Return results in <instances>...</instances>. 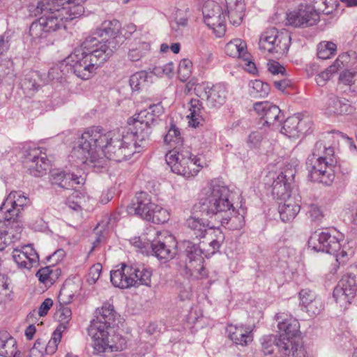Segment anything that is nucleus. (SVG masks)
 <instances>
[{
  "mask_svg": "<svg viewBox=\"0 0 357 357\" xmlns=\"http://www.w3.org/2000/svg\"><path fill=\"white\" fill-rule=\"evenodd\" d=\"M45 31V18L39 17L33 22L29 28L30 35L33 39H40L43 37Z\"/></svg>",
  "mask_w": 357,
  "mask_h": 357,
  "instance_id": "nucleus-53",
  "label": "nucleus"
},
{
  "mask_svg": "<svg viewBox=\"0 0 357 357\" xmlns=\"http://www.w3.org/2000/svg\"><path fill=\"white\" fill-rule=\"evenodd\" d=\"M226 11L230 22L235 26L239 25L243 17L245 10L243 0H225Z\"/></svg>",
  "mask_w": 357,
  "mask_h": 357,
  "instance_id": "nucleus-36",
  "label": "nucleus"
},
{
  "mask_svg": "<svg viewBox=\"0 0 357 357\" xmlns=\"http://www.w3.org/2000/svg\"><path fill=\"white\" fill-rule=\"evenodd\" d=\"M349 243L347 245H342L341 243V248L334 255L336 257L337 261L340 264H344L350 256H352L354 251L349 247Z\"/></svg>",
  "mask_w": 357,
  "mask_h": 357,
  "instance_id": "nucleus-55",
  "label": "nucleus"
},
{
  "mask_svg": "<svg viewBox=\"0 0 357 357\" xmlns=\"http://www.w3.org/2000/svg\"><path fill=\"white\" fill-rule=\"evenodd\" d=\"M171 170L185 178L195 176L206 165L202 157L192 154L188 147L173 148L165 155Z\"/></svg>",
  "mask_w": 357,
  "mask_h": 357,
  "instance_id": "nucleus-6",
  "label": "nucleus"
},
{
  "mask_svg": "<svg viewBox=\"0 0 357 357\" xmlns=\"http://www.w3.org/2000/svg\"><path fill=\"white\" fill-rule=\"evenodd\" d=\"M185 225L190 229L192 235L200 238L206 236V233L210 227L207 220L195 216H190L186 220Z\"/></svg>",
  "mask_w": 357,
  "mask_h": 357,
  "instance_id": "nucleus-40",
  "label": "nucleus"
},
{
  "mask_svg": "<svg viewBox=\"0 0 357 357\" xmlns=\"http://www.w3.org/2000/svg\"><path fill=\"white\" fill-rule=\"evenodd\" d=\"M197 96L206 98L207 105L210 107L218 108L223 105L227 100L228 91L227 86L218 83L210 86L208 84H198L195 87Z\"/></svg>",
  "mask_w": 357,
  "mask_h": 357,
  "instance_id": "nucleus-13",
  "label": "nucleus"
},
{
  "mask_svg": "<svg viewBox=\"0 0 357 357\" xmlns=\"http://www.w3.org/2000/svg\"><path fill=\"white\" fill-rule=\"evenodd\" d=\"M307 214L313 222H320L324 218V213L319 206L312 204L308 206Z\"/></svg>",
  "mask_w": 357,
  "mask_h": 357,
  "instance_id": "nucleus-60",
  "label": "nucleus"
},
{
  "mask_svg": "<svg viewBox=\"0 0 357 357\" xmlns=\"http://www.w3.org/2000/svg\"><path fill=\"white\" fill-rule=\"evenodd\" d=\"M291 44V36L286 31L270 29L263 32L259 40V48L264 54L280 56L286 54Z\"/></svg>",
  "mask_w": 357,
  "mask_h": 357,
  "instance_id": "nucleus-9",
  "label": "nucleus"
},
{
  "mask_svg": "<svg viewBox=\"0 0 357 357\" xmlns=\"http://www.w3.org/2000/svg\"><path fill=\"white\" fill-rule=\"evenodd\" d=\"M230 195L229 189L222 182L211 181L199 195L201 211L210 217L230 211L233 208Z\"/></svg>",
  "mask_w": 357,
  "mask_h": 357,
  "instance_id": "nucleus-5",
  "label": "nucleus"
},
{
  "mask_svg": "<svg viewBox=\"0 0 357 357\" xmlns=\"http://www.w3.org/2000/svg\"><path fill=\"white\" fill-rule=\"evenodd\" d=\"M317 297V295L308 289H302L299 292L300 303L305 308Z\"/></svg>",
  "mask_w": 357,
  "mask_h": 357,
  "instance_id": "nucleus-61",
  "label": "nucleus"
},
{
  "mask_svg": "<svg viewBox=\"0 0 357 357\" xmlns=\"http://www.w3.org/2000/svg\"><path fill=\"white\" fill-rule=\"evenodd\" d=\"M80 289L81 287L79 283L66 280L59 292V302L65 304L71 303L73 297L79 294Z\"/></svg>",
  "mask_w": 357,
  "mask_h": 357,
  "instance_id": "nucleus-42",
  "label": "nucleus"
},
{
  "mask_svg": "<svg viewBox=\"0 0 357 357\" xmlns=\"http://www.w3.org/2000/svg\"><path fill=\"white\" fill-rule=\"evenodd\" d=\"M324 110L328 116H340L351 114L354 108L347 100L331 96L326 100Z\"/></svg>",
  "mask_w": 357,
  "mask_h": 357,
  "instance_id": "nucleus-29",
  "label": "nucleus"
},
{
  "mask_svg": "<svg viewBox=\"0 0 357 357\" xmlns=\"http://www.w3.org/2000/svg\"><path fill=\"white\" fill-rule=\"evenodd\" d=\"M342 236H332L328 231H315L308 240L309 247L317 252L335 254L341 248Z\"/></svg>",
  "mask_w": 357,
  "mask_h": 357,
  "instance_id": "nucleus-15",
  "label": "nucleus"
},
{
  "mask_svg": "<svg viewBox=\"0 0 357 357\" xmlns=\"http://www.w3.org/2000/svg\"><path fill=\"white\" fill-rule=\"evenodd\" d=\"M163 113L164 108L160 102L151 105L148 109L140 111L128 120V130L144 145L151 134L152 126L156 123L158 119Z\"/></svg>",
  "mask_w": 357,
  "mask_h": 357,
  "instance_id": "nucleus-7",
  "label": "nucleus"
},
{
  "mask_svg": "<svg viewBox=\"0 0 357 357\" xmlns=\"http://www.w3.org/2000/svg\"><path fill=\"white\" fill-rule=\"evenodd\" d=\"M52 1L65 21L81 17L84 13L82 3L86 0H50Z\"/></svg>",
  "mask_w": 357,
  "mask_h": 357,
  "instance_id": "nucleus-25",
  "label": "nucleus"
},
{
  "mask_svg": "<svg viewBox=\"0 0 357 357\" xmlns=\"http://www.w3.org/2000/svg\"><path fill=\"white\" fill-rule=\"evenodd\" d=\"M283 203H280L278 211L281 220L286 222L294 220L301 210V198L297 195L282 199Z\"/></svg>",
  "mask_w": 357,
  "mask_h": 357,
  "instance_id": "nucleus-32",
  "label": "nucleus"
},
{
  "mask_svg": "<svg viewBox=\"0 0 357 357\" xmlns=\"http://www.w3.org/2000/svg\"><path fill=\"white\" fill-rule=\"evenodd\" d=\"M252 327L243 324H229L227 327L228 337L236 345L245 347L253 341Z\"/></svg>",
  "mask_w": 357,
  "mask_h": 357,
  "instance_id": "nucleus-28",
  "label": "nucleus"
},
{
  "mask_svg": "<svg viewBox=\"0 0 357 357\" xmlns=\"http://www.w3.org/2000/svg\"><path fill=\"white\" fill-rule=\"evenodd\" d=\"M253 108L260 117L261 123L264 126L271 128L272 130L278 129L280 127L281 111L278 106L264 101L255 102Z\"/></svg>",
  "mask_w": 357,
  "mask_h": 357,
  "instance_id": "nucleus-19",
  "label": "nucleus"
},
{
  "mask_svg": "<svg viewBox=\"0 0 357 357\" xmlns=\"http://www.w3.org/2000/svg\"><path fill=\"white\" fill-rule=\"evenodd\" d=\"M340 81L349 86H354L357 88V71L346 70L340 75Z\"/></svg>",
  "mask_w": 357,
  "mask_h": 357,
  "instance_id": "nucleus-58",
  "label": "nucleus"
},
{
  "mask_svg": "<svg viewBox=\"0 0 357 357\" xmlns=\"http://www.w3.org/2000/svg\"><path fill=\"white\" fill-rule=\"evenodd\" d=\"M152 75L145 70L137 72L132 75L129 79L132 91H139L147 87L152 82Z\"/></svg>",
  "mask_w": 357,
  "mask_h": 357,
  "instance_id": "nucleus-41",
  "label": "nucleus"
},
{
  "mask_svg": "<svg viewBox=\"0 0 357 357\" xmlns=\"http://www.w3.org/2000/svg\"><path fill=\"white\" fill-rule=\"evenodd\" d=\"M7 197H11V202H14L13 206L17 207L20 212L29 202L28 198L21 192L13 191Z\"/></svg>",
  "mask_w": 357,
  "mask_h": 357,
  "instance_id": "nucleus-57",
  "label": "nucleus"
},
{
  "mask_svg": "<svg viewBox=\"0 0 357 357\" xmlns=\"http://www.w3.org/2000/svg\"><path fill=\"white\" fill-rule=\"evenodd\" d=\"M144 145L128 130L107 132L99 127L88 128L72 151V158L92 167H103L107 160L122 162L139 153Z\"/></svg>",
  "mask_w": 357,
  "mask_h": 357,
  "instance_id": "nucleus-1",
  "label": "nucleus"
},
{
  "mask_svg": "<svg viewBox=\"0 0 357 357\" xmlns=\"http://www.w3.org/2000/svg\"><path fill=\"white\" fill-rule=\"evenodd\" d=\"M334 150L326 147L323 142H317L306 161L308 177L312 181L326 185L332 183L335 178L333 169Z\"/></svg>",
  "mask_w": 357,
  "mask_h": 357,
  "instance_id": "nucleus-4",
  "label": "nucleus"
},
{
  "mask_svg": "<svg viewBox=\"0 0 357 357\" xmlns=\"http://www.w3.org/2000/svg\"><path fill=\"white\" fill-rule=\"evenodd\" d=\"M192 62L188 59H183L178 66V76L181 81L185 82L191 75Z\"/></svg>",
  "mask_w": 357,
  "mask_h": 357,
  "instance_id": "nucleus-52",
  "label": "nucleus"
},
{
  "mask_svg": "<svg viewBox=\"0 0 357 357\" xmlns=\"http://www.w3.org/2000/svg\"><path fill=\"white\" fill-rule=\"evenodd\" d=\"M0 356L21 357V353L17 348V341L6 331H0Z\"/></svg>",
  "mask_w": 357,
  "mask_h": 357,
  "instance_id": "nucleus-34",
  "label": "nucleus"
},
{
  "mask_svg": "<svg viewBox=\"0 0 357 357\" xmlns=\"http://www.w3.org/2000/svg\"><path fill=\"white\" fill-rule=\"evenodd\" d=\"M225 50L228 56L234 58L238 57L247 60L248 57L247 44L240 38H235L227 43Z\"/></svg>",
  "mask_w": 357,
  "mask_h": 357,
  "instance_id": "nucleus-38",
  "label": "nucleus"
},
{
  "mask_svg": "<svg viewBox=\"0 0 357 357\" xmlns=\"http://www.w3.org/2000/svg\"><path fill=\"white\" fill-rule=\"evenodd\" d=\"M45 344L41 340H38L33 347L30 349V357H44Z\"/></svg>",
  "mask_w": 357,
  "mask_h": 357,
  "instance_id": "nucleus-64",
  "label": "nucleus"
},
{
  "mask_svg": "<svg viewBox=\"0 0 357 357\" xmlns=\"http://www.w3.org/2000/svg\"><path fill=\"white\" fill-rule=\"evenodd\" d=\"M71 315L72 312L70 307L60 305V307L54 314V317L58 321L61 322L60 324L65 326V324L70 321Z\"/></svg>",
  "mask_w": 357,
  "mask_h": 357,
  "instance_id": "nucleus-56",
  "label": "nucleus"
},
{
  "mask_svg": "<svg viewBox=\"0 0 357 357\" xmlns=\"http://www.w3.org/2000/svg\"><path fill=\"white\" fill-rule=\"evenodd\" d=\"M281 357H308L307 350L301 340L277 342Z\"/></svg>",
  "mask_w": 357,
  "mask_h": 357,
  "instance_id": "nucleus-31",
  "label": "nucleus"
},
{
  "mask_svg": "<svg viewBox=\"0 0 357 357\" xmlns=\"http://www.w3.org/2000/svg\"><path fill=\"white\" fill-rule=\"evenodd\" d=\"M204 23L211 29L218 37L226 31L225 15L220 5L214 1H207L202 8Z\"/></svg>",
  "mask_w": 357,
  "mask_h": 357,
  "instance_id": "nucleus-12",
  "label": "nucleus"
},
{
  "mask_svg": "<svg viewBox=\"0 0 357 357\" xmlns=\"http://www.w3.org/2000/svg\"><path fill=\"white\" fill-rule=\"evenodd\" d=\"M11 234H8V229H0V251L3 250L8 245L15 243L18 241H13L11 238Z\"/></svg>",
  "mask_w": 357,
  "mask_h": 357,
  "instance_id": "nucleus-63",
  "label": "nucleus"
},
{
  "mask_svg": "<svg viewBox=\"0 0 357 357\" xmlns=\"http://www.w3.org/2000/svg\"><path fill=\"white\" fill-rule=\"evenodd\" d=\"M275 317L280 332L278 342H282V339L284 341L301 340L298 336L300 324L296 319L284 313H278Z\"/></svg>",
  "mask_w": 357,
  "mask_h": 357,
  "instance_id": "nucleus-21",
  "label": "nucleus"
},
{
  "mask_svg": "<svg viewBox=\"0 0 357 357\" xmlns=\"http://www.w3.org/2000/svg\"><path fill=\"white\" fill-rule=\"evenodd\" d=\"M102 271V265L99 263L92 266L87 275L86 281L89 284H94L100 278Z\"/></svg>",
  "mask_w": 357,
  "mask_h": 357,
  "instance_id": "nucleus-62",
  "label": "nucleus"
},
{
  "mask_svg": "<svg viewBox=\"0 0 357 357\" xmlns=\"http://www.w3.org/2000/svg\"><path fill=\"white\" fill-rule=\"evenodd\" d=\"M63 257V250H58L52 253L48 257H46V261L52 262L51 264L46 266V287L52 285L59 278L61 274V270L55 266L62 260Z\"/></svg>",
  "mask_w": 357,
  "mask_h": 357,
  "instance_id": "nucleus-33",
  "label": "nucleus"
},
{
  "mask_svg": "<svg viewBox=\"0 0 357 357\" xmlns=\"http://www.w3.org/2000/svg\"><path fill=\"white\" fill-rule=\"evenodd\" d=\"M50 181L52 185L64 189H75L84 183L85 178L81 176L65 171L53 170L50 172Z\"/></svg>",
  "mask_w": 357,
  "mask_h": 357,
  "instance_id": "nucleus-23",
  "label": "nucleus"
},
{
  "mask_svg": "<svg viewBox=\"0 0 357 357\" xmlns=\"http://www.w3.org/2000/svg\"><path fill=\"white\" fill-rule=\"evenodd\" d=\"M96 318L91 321L89 334L92 339V347L96 354L108 351H121L126 347V340L117 333L120 315L114 305L105 302L96 310Z\"/></svg>",
  "mask_w": 357,
  "mask_h": 357,
  "instance_id": "nucleus-2",
  "label": "nucleus"
},
{
  "mask_svg": "<svg viewBox=\"0 0 357 357\" xmlns=\"http://www.w3.org/2000/svg\"><path fill=\"white\" fill-rule=\"evenodd\" d=\"M91 202H94V200L89 196L75 190L68 197L66 204L74 211H78L82 209L89 211L92 208L89 204Z\"/></svg>",
  "mask_w": 357,
  "mask_h": 357,
  "instance_id": "nucleus-37",
  "label": "nucleus"
},
{
  "mask_svg": "<svg viewBox=\"0 0 357 357\" xmlns=\"http://www.w3.org/2000/svg\"><path fill=\"white\" fill-rule=\"evenodd\" d=\"M121 28V24L119 21L116 20L104 21L95 31L94 35L98 37L106 39L105 41H100L99 44H105L107 47H114V52L119 47L121 42L119 40V33Z\"/></svg>",
  "mask_w": 357,
  "mask_h": 357,
  "instance_id": "nucleus-18",
  "label": "nucleus"
},
{
  "mask_svg": "<svg viewBox=\"0 0 357 357\" xmlns=\"http://www.w3.org/2000/svg\"><path fill=\"white\" fill-rule=\"evenodd\" d=\"M294 171L290 169L284 173L281 172L272 184V194L279 199H284L291 197V185L294 180Z\"/></svg>",
  "mask_w": 357,
  "mask_h": 357,
  "instance_id": "nucleus-26",
  "label": "nucleus"
},
{
  "mask_svg": "<svg viewBox=\"0 0 357 357\" xmlns=\"http://www.w3.org/2000/svg\"><path fill=\"white\" fill-rule=\"evenodd\" d=\"M151 75H154L159 77H167L172 78L174 75V65L173 62H168L161 66H155Z\"/></svg>",
  "mask_w": 357,
  "mask_h": 357,
  "instance_id": "nucleus-51",
  "label": "nucleus"
},
{
  "mask_svg": "<svg viewBox=\"0 0 357 357\" xmlns=\"http://www.w3.org/2000/svg\"><path fill=\"white\" fill-rule=\"evenodd\" d=\"M184 270L185 275L189 278L201 279L207 275V271L204 265V257L202 249L196 244L185 241Z\"/></svg>",
  "mask_w": 357,
  "mask_h": 357,
  "instance_id": "nucleus-10",
  "label": "nucleus"
},
{
  "mask_svg": "<svg viewBox=\"0 0 357 357\" xmlns=\"http://www.w3.org/2000/svg\"><path fill=\"white\" fill-rule=\"evenodd\" d=\"M151 50V44L141 40H135L130 45L128 58L131 61H138Z\"/></svg>",
  "mask_w": 357,
  "mask_h": 357,
  "instance_id": "nucleus-39",
  "label": "nucleus"
},
{
  "mask_svg": "<svg viewBox=\"0 0 357 357\" xmlns=\"http://www.w3.org/2000/svg\"><path fill=\"white\" fill-rule=\"evenodd\" d=\"M26 152V162H31L29 165L30 174L36 177L42 176L45 171L43 167L45 158L41 156V148L36 146H30Z\"/></svg>",
  "mask_w": 357,
  "mask_h": 357,
  "instance_id": "nucleus-30",
  "label": "nucleus"
},
{
  "mask_svg": "<svg viewBox=\"0 0 357 357\" xmlns=\"http://www.w3.org/2000/svg\"><path fill=\"white\" fill-rule=\"evenodd\" d=\"M57 8L52 4V1L48 2L46 6V33L55 31L62 27H64L63 22L65 20L61 17Z\"/></svg>",
  "mask_w": 357,
  "mask_h": 357,
  "instance_id": "nucleus-35",
  "label": "nucleus"
},
{
  "mask_svg": "<svg viewBox=\"0 0 357 357\" xmlns=\"http://www.w3.org/2000/svg\"><path fill=\"white\" fill-rule=\"evenodd\" d=\"M270 92L269 85L259 79H255L250 83V93L255 98H264Z\"/></svg>",
  "mask_w": 357,
  "mask_h": 357,
  "instance_id": "nucleus-49",
  "label": "nucleus"
},
{
  "mask_svg": "<svg viewBox=\"0 0 357 357\" xmlns=\"http://www.w3.org/2000/svg\"><path fill=\"white\" fill-rule=\"evenodd\" d=\"M337 45L331 41L321 42L317 47V56L321 59H328L335 54Z\"/></svg>",
  "mask_w": 357,
  "mask_h": 357,
  "instance_id": "nucleus-50",
  "label": "nucleus"
},
{
  "mask_svg": "<svg viewBox=\"0 0 357 357\" xmlns=\"http://www.w3.org/2000/svg\"><path fill=\"white\" fill-rule=\"evenodd\" d=\"M231 210V211L229 212L231 214V216L229 217V218H222V225H229V227L231 229L236 230L241 229L244 225L243 215L241 214L239 211H236L234 207Z\"/></svg>",
  "mask_w": 357,
  "mask_h": 357,
  "instance_id": "nucleus-47",
  "label": "nucleus"
},
{
  "mask_svg": "<svg viewBox=\"0 0 357 357\" xmlns=\"http://www.w3.org/2000/svg\"><path fill=\"white\" fill-rule=\"evenodd\" d=\"M66 326L59 324L54 331L51 339L46 345V354L52 355L56 351L58 344L62 337V333L66 330Z\"/></svg>",
  "mask_w": 357,
  "mask_h": 357,
  "instance_id": "nucleus-48",
  "label": "nucleus"
},
{
  "mask_svg": "<svg viewBox=\"0 0 357 357\" xmlns=\"http://www.w3.org/2000/svg\"><path fill=\"white\" fill-rule=\"evenodd\" d=\"M13 258L19 267L26 269L38 264L39 261L38 255L31 244L14 248Z\"/></svg>",
  "mask_w": 357,
  "mask_h": 357,
  "instance_id": "nucleus-24",
  "label": "nucleus"
},
{
  "mask_svg": "<svg viewBox=\"0 0 357 357\" xmlns=\"http://www.w3.org/2000/svg\"><path fill=\"white\" fill-rule=\"evenodd\" d=\"M278 340L273 335H265L261 339L262 350L264 354L269 355L273 353L275 346L277 347Z\"/></svg>",
  "mask_w": 357,
  "mask_h": 357,
  "instance_id": "nucleus-54",
  "label": "nucleus"
},
{
  "mask_svg": "<svg viewBox=\"0 0 357 357\" xmlns=\"http://www.w3.org/2000/svg\"><path fill=\"white\" fill-rule=\"evenodd\" d=\"M164 141L173 148H179L183 146V138L181 135L180 130L175 124L171 123L167 134L164 137Z\"/></svg>",
  "mask_w": 357,
  "mask_h": 357,
  "instance_id": "nucleus-46",
  "label": "nucleus"
},
{
  "mask_svg": "<svg viewBox=\"0 0 357 357\" xmlns=\"http://www.w3.org/2000/svg\"><path fill=\"white\" fill-rule=\"evenodd\" d=\"M311 125L308 118L301 117L300 114L294 115L284 121L280 132L289 139H298L308 132Z\"/></svg>",
  "mask_w": 357,
  "mask_h": 357,
  "instance_id": "nucleus-20",
  "label": "nucleus"
},
{
  "mask_svg": "<svg viewBox=\"0 0 357 357\" xmlns=\"http://www.w3.org/2000/svg\"><path fill=\"white\" fill-rule=\"evenodd\" d=\"M134 271L135 273L132 277L136 282H135L133 287L151 286L152 271L150 268L144 266H134Z\"/></svg>",
  "mask_w": 357,
  "mask_h": 357,
  "instance_id": "nucleus-45",
  "label": "nucleus"
},
{
  "mask_svg": "<svg viewBox=\"0 0 357 357\" xmlns=\"http://www.w3.org/2000/svg\"><path fill=\"white\" fill-rule=\"evenodd\" d=\"M356 60L357 54L354 51H349L341 54L332 65L317 75L316 82L317 84L324 86L333 75L344 66L354 63Z\"/></svg>",
  "mask_w": 357,
  "mask_h": 357,
  "instance_id": "nucleus-22",
  "label": "nucleus"
},
{
  "mask_svg": "<svg viewBox=\"0 0 357 357\" xmlns=\"http://www.w3.org/2000/svg\"><path fill=\"white\" fill-rule=\"evenodd\" d=\"M114 47L99 44L96 37H87L79 47L76 48L61 61V66H69L79 78L87 80L114 54Z\"/></svg>",
  "mask_w": 357,
  "mask_h": 357,
  "instance_id": "nucleus-3",
  "label": "nucleus"
},
{
  "mask_svg": "<svg viewBox=\"0 0 357 357\" xmlns=\"http://www.w3.org/2000/svg\"><path fill=\"white\" fill-rule=\"evenodd\" d=\"M176 241L174 237L167 231H158L157 238L151 243L154 255L160 260H169L176 255Z\"/></svg>",
  "mask_w": 357,
  "mask_h": 357,
  "instance_id": "nucleus-17",
  "label": "nucleus"
},
{
  "mask_svg": "<svg viewBox=\"0 0 357 357\" xmlns=\"http://www.w3.org/2000/svg\"><path fill=\"white\" fill-rule=\"evenodd\" d=\"M189 105L190 114L187 116L189 119V125L192 127L196 128L199 126L202 120V104L198 99H192L189 102Z\"/></svg>",
  "mask_w": 357,
  "mask_h": 357,
  "instance_id": "nucleus-43",
  "label": "nucleus"
},
{
  "mask_svg": "<svg viewBox=\"0 0 357 357\" xmlns=\"http://www.w3.org/2000/svg\"><path fill=\"white\" fill-rule=\"evenodd\" d=\"M135 273L134 266L122 264L115 270L111 271L110 280L114 287L127 289L135 285V280L132 277Z\"/></svg>",
  "mask_w": 357,
  "mask_h": 357,
  "instance_id": "nucleus-27",
  "label": "nucleus"
},
{
  "mask_svg": "<svg viewBox=\"0 0 357 357\" xmlns=\"http://www.w3.org/2000/svg\"><path fill=\"white\" fill-rule=\"evenodd\" d=\"M10 199L11 197H7L0 206V222L8 229V234H11L13 241H20L23 229L19 220L21 212L13 206Z\"/></svg>",
  "mask_w": 357,
  "mask_h": 357,
  "instance_id": "nucleus-11",
  "label": "nucleus"
},
{
  "mask_svg": "<svg viewBox=\"0 0 357 357\" xmlns=\"http://www.w3.org/2000/svg\"><path fill=\"white\" fill-rule=\"evenodd\" d=\"M287 22L295 27H307L316 24L319 20V13L311 4H301L298 9L287 14Z\"/></svg>",
  "mask_w": 357,
  "mask_h": 357,
  "instance_id": "nucleus-14",
  "label": "nucleus"
},
{
  "mask_svg": "<svg viewBox=\"0 0 357 357\" xmlns=\"http://www.w3.org/2000/svg\"><path fill=\"white\" fill-rule=\"evenodd\" d=\"M209 245L212 248V253H215L219 250L221 244L225 240V235L219 227L210 226L207 232Z\"/></svg>",
  "mask_w": 357,
  "mask_h": 357,
  "instance_id": "nucleus-44",
  "label": "nucleus"
},
{
  "mask_svg": "<svg viewBox=\"0 0 357 357\" xmlns=\"http://www.w3.org/2000/svg\"><path fill=\"white\" fill-rule=\"evenodd\" d=\"M128 213L156 224L165 223L169 218L167 210L153 203L151 197L145 192L137 194L136 202L128 207Z\"/></svg>",
  "mask_w": 357,
  "mask_h": 357,
  "instance_id": "nucleus-8",
  "label": "nucleus"
},
{
  "mask_svg": "<svg viewBox=\"0 0 357 357\" xmlns=\"http://www.w3.org/2000/svg\"><path fill=\"white\" fill-rule=\"evenodd\" d=\"M324 307V305L321 298L317 296V297L312 301L307 307H305L307 312L310 316H314L319 314Z\"/></svg>",
  "mask_w": 357,
  "mask_h": 357,
  "instance_id": "nucleus-59",
  "label": "nucleus"
},
{
  "mask_svg": "<svg viewBox=\"0 0 357 357\" xmlns=\"http://www.w3.org/2000/svg\"><path fill=\"white\" fill-rule=\"evenodd\" d=\"M356 278L354 275H344L333 290V298L340 307L346 308L356 293Z\"/></svg>",
  "mask_w": 357,
  "mask_h": 357,
  "instance_id": "nucleus-16",
  "label": "nucleus"
}]
</instances>
